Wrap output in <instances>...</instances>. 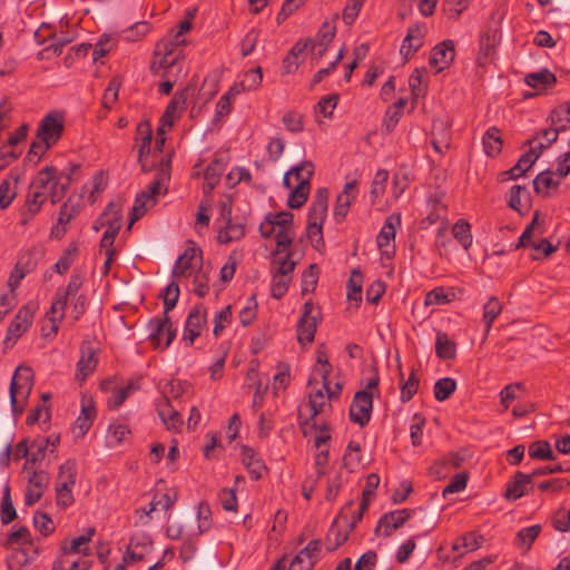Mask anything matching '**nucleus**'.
<instances>
[{
  "mask_svg": "<svg viewBox=\"0 0 570 570\" xmlns=\"http://www.w3.org/2000/svg\"><path fill=\"white\" fill-rule=\"evenodd\" d=\"M170 323L168 314H164L163 317H154L148 323L150 330L148 338L155 344L156 347L160 345V336L165 333V327Z\"/></svg>",
  "mask_w": 570,
  "mask_h": 570,
  "instance_id": "51",
  "label": "nucleus"
},
{
  "mask_svg": "<svg viewBox=\"0 0 570 570\" xmlns=\"http://www.w3.org/2000/svg\"><path fill=\"white\" fill-rule=\"evenodd\" d=\"M195 92L194 86H186L184 89L177 91L169 104L167 105L165 112L163 115V121L171 127L174 124V119L177 117V112H181L186 104Z\"/></svg>",
  "mask_w": 570,
  "mask_h": 570,
  "instance_id": "18",
  "label": "nucleus"
},
{
  "mask_svg": "<svg viewBox=\"0 0 570 570\" xmlns=\"http://www.w3.org/2000/svg\"><path fill=\"white\" fill-rule=\"evenodd\" d=\"M552 175V170H544L537 175V177L533 179V189L537 194L547 196L550 188L554 189L560 185V180H554Z\"/></svg>",
  "mask_w": 570,
  "mask_h": 570,
  "instance_id": "49",
  "label": "nucleus"
},
{
  "mask_svg": "<svg viewBox=\"0 0 570 570\" xmlns=\"http://www.w3.org/2000/svg\"><path fill=\"white\" fill-rule=\"evenodd\" d=\"M356 197V181H350L344 186L343 191L337 196L334 217L336 222L341 223L347 215L352 202Z\"/></svg>",
  "mask_w": 570,
  "mask_h": 570,
  "instance_id": "26",
  "label": "nucleus"
},
{
  "mask_svg": "<svg viewBox=\"0 0 570 570\" xmlns=\"http://www.w3.org/2000/svg\"><path fill=\"white\" fill-rule=\"evenodd\" d=\"M136 146L138 147V163L144 173H149L156 168L145 158L151 151L153 131L149 121H140L136 129Z\"/></svg>",
  "mask_w": 570,
  "mask_h": 570,
  "instance_id": "11",
  "label": "nucleus"
},
{
  "mask_svg": "<svg viewBox=\"0 0 570 570\" xmlns=\"http://www.w3.org/2000/svg\"><path fill=\"white\" fill-rule=\"evenodd\" d=\"M96 414V407L92 404L82 405L81 412L75 422V430L78 436H83L89 431Z\"/></svg>",
  "mask_w": 570,
  "mask_h": 570,
  "instance_id": "42",
  "label": "nucleus"
},
{
  "mask_svg": "<svg viewBox=\"0 0 570 570\" xmlns=\"http://www.w3.org/2000/svg\"><path fill=\"white\" fill-rule=\"evenodd\" d=\"M560 132H563L558 126L550 124V127L539 130L534 137L527 140V145H532L537 142L539 139H543L546 146L550 147L554 141H557Z\"/></svg>",
  "mask_w": 570,
  "mask_h": 570,
  "instance_id": "61",
  "label": "nucleus"
},
{
  "mask_svg": "<svg viewBox=\"0 0 570 570\" xmlns=\"http://www.w3.org/2000/svg\"><path fill=\"white\" fill-rule=\"evenodd\" d=\"M397 362H400V357H397ZM400 368V380H401V395L400 400L403 403L409 402L417 392L420 379L416 375L415 370H412L410 376L406 381H403V372L401 371V363H399Z\"/></svg>",
  "mask_w": 570,
  "mask_h": 570,
  "instance_id": "37",
  "label": "nucleus"
},
{
  "mask_svg": "<svg viewBox=\"0 0 570 570\" xmlns=\"http://www.w3.org/2000/svg\"><path fill=\"white\" fill-rule=\"evenodd\" d=\"M32 546V537L27 527H20L18 530L8 534L4 547L14 549L18 546Z\"/></svg>",
  "mask_w": 570,
  "mask_h": 570,
  "instance_id": "50",
  "label": "nucleus"
},
{
  "mask_svg": "<svg viewBox=\"0 0 570 570\" xmlns=\"http://www.w3.org/2000/svg\"><path fill=\"white\" fill-rule=\"evenodd\" d=\"M307 406L309 409V415L307 417L304 419L301 411L298 413V423L301 426L307 425L311 421H314L317 415L332 409L331 401L325 400V395L321 389L308 394Z\"/></svg>",
  "mask_w": 570,
  "mask_h": 570,
  "instance_id": "21",
  "label": "nucleus"
},
{
  "mask_svg": "<svg viewBox=\"0 0 570 570\" xmlns=\"http://www.w3.org/2000/svg\"><path fill=\"white\" fill-rule=\"evenodd\" d=\"M179 293L178 283L176 281H171L160 294V297L164 301V314H168L171 309L175 308L178 302Z\"/></svg>",
  "mask_w": 570,
  "mask_h": 570,
  "instance_id": "56",
  "label": "nucleus"
},
{
  "mask_svg": "<svg viewBox=\"0 0 570 570\" xmlns=\"http://www.w3.org/2000/svg\"><path fill=\"white\" fill-rule=\"evenodd\" d=\"M262 79L263 71L261 67L249 69L243 75L242 80L229 89V92L238 95L242 91L256 90L261 86Z\"/></svg>",
  "mask_w": 570,
  "mask_h": 570,
  "instance_id": "29",
  "label": "nucleus"
},
{
  "mask_svg": "<svg viewBox=\"0 0 570 570\" xmlns=\"http://www.w3.org/2000/svg\"><path fill=\"white\" fill-rule=\"evenodd\" d=\"M501 312V302L494 296L490 297V299L483 306V322L485 325V335H488L494 320L500 315Z\"/></svg>",
  "mask_w": 570,
  "mask_h": 570,
  "instance_id": "48",
  "label": "nucleus"
},
{
  "mask_svg": "<svg viewBox=\"0 0 570 570\" xmlns=\"http://www.w3.org/2000/svg\"><path fill=\"white\" fill-rule=\"evenodd\" d=\"M291 281L292 276H283L281 274L273 273L271 287L272 297L281 299L287 293Z\"/></svg>",
  "mask_w": 570,
  "mask_h": 570,
  "instance_id": "60",
  "label": "nucleus"
},
{
  "mask_svg": "<svg viewBox=\"0 0 570 570\" xmlns=\"http://www.w3.org/2000/svg\"><path fill=\"white\" fill-rule=\"evenodd\" d=\"M171 177V154L164 156L158 166L155 179L150 183L147 190H141L135 198L131 208L129 226L130 228L138 219H140L148 208L157 203V196L165 195L168 191V183Z\"/></svg>",
  "mask_w": 570,
  "mask_h": 570,
  "instance_id": "1",
  "label": "nucleus"
},
{
  "mask_svg": "<svg viewBox=\"0 0 570 570\" xmlns=\"http://www.w3.org/2000/svg\"><path fill=\"white\" fill-rule=\"evenodd\" d=\"M39 259L40 252L36 249H28L20 254L16 265H18L19 268L29 274L30 272L36 269Z\"/></svg>",
  "mask_w": 570,
  "mask_h": 570,
  "instance_id": "59",
  "label": "nucleus"
},
{
  "mask_svg": "<svg viewBox=\"0 0 570 570\" xmlns=\"http://www.w3.org/2000/svg\"><path fill=\"white\" fill-rule=\"evenodd\" d=\"M328 208V189L320 187L316 189L314 198L307 213V222L324 224Z\"/></svg>",
  "mask_w": 570,
  "mask_h": 570,
  "instance_id": "20",
  "label": "nucleus"
},
{
  "mask_svg": "<svg viewBox=\"0 0 570 570\" xmlns=\"http://www.w3.org/2000/svg\"><path fill=\"white\" fill-rule=\"evenodd\" d=\"M363 274L354 268L347 281V299L358 304L362 301Z\"/></svg>",
  "mask_w": 570,
  "mask_h": 570,
  "instance_id": "44",
  "label": "nucleus"
},
{
  "mask_svg": "<svg viewBox=\"0 0 570 570\" xmlns=\"http://www.w3.org/2000/svg\"><path fill=\"white\" fill-rule=\"evenodd\" d=\"M81 206V196L70 195L60 208L58 225L65 226L70 223L80 213Z\"/></svg>",
  "mask_w": 570,
  "mask_h": 570,
  "instance_id": "34",
  "label": "nucleus"
},
{
  "mask_svg": "<svg viewBox=\"0 0 570 570\" xmlns=\"http://www.w3.org/2000/svg\"><path fill=\"white\" fill-rule=\"evenodd\" d=\"M524 81L531 88L544 90L552 87L557 82V77L549 69L543 68L537 72L528 73Z\"/></svg>",
  "mask_w": 570,
  "mask_h": 570,
  "instance_id": "32",
  "label": "nucleus"
},
{
  "mask_svg": "<svg viewBox=\"0 0 570 570\" xmlns=\"http://www.w3.org/2000/svg\"><path fill=\"white\" fill-rule=\"evenodd\" d=\"M98 364L96 351L89 344L81 345L80 358L77 363L76 379L78 381H85L90 374L94 373Z\"/></svg>",
  "mask_w": 570,
  "mask_h": 570,
  "instance_id": "24",
  "label": "nucleus"
},
{
  "mask_svg": "<svg viewBox=\"0 0 570 570\" xmlns=\"http://www.w3.org/2000/svg\"><path fill=\"white\" fill-rule=\"evenodd\" d=\"M501 131L497 127H490L483 136V148L488 156L495 157L502 149Z\"/></svg>",
  "mask_w": 570,
  "mask_h": 570,
  "instance_id": "38",
  "label": "nucleus"
},
{
  "mask_svg": "<svg viewBox=\"0 0 570 570\" xmlns=\"http://www.w3.org/2000/svg\"><path fill=\"white\" fill-rule=\"evenodd\" d=\"M242 461L253 480H259L266 469L263 460L256 454L253 448L242 446Z\"/></svg>",
  "mask_w": 570,
  "mask_h": 570,
  "instance_id": "28",
  "label": "nucleus"
},
{
  "mask_svg": "<svg viewBox=\"0 0 570 570\" xmlns=\"http://www.w3.org/2000/svg\"><path fill=\"white\" fill-rule=\"evenodd\" d=\"M77 480L76 460L69 459L62 463L57 473L56 487L73 488Z\"/></svg>",
  "mask_w": 570,
  "mask_h": 570,
  "instance_id": "35",
  "label": "nucleus"
},
{
  "mask_svg": "<svg viewBox=\"0 0 570 570\" xmlns=\"http://www.w3.org/2000/svg\"><path fill=\"white\" fill-rule=\"evenodd\" d=\"M206 308L199 304L196 305L188 314L185 323L184 340L193 345L194 341L200 335L202 328L206 325Z\"/></svg>",
  "mask_w": 570,
  "mask_h": 570,
  "instance_id": "16",
  "label": "nucleus"
},
{
  "mask_svg": "<svg viewBox=\"0 0 570 570\" xmlns=\"http://www.w3.org/2000/svg\"><path fill=\"white\" fill-rule=\"evenodd\" d=\"M71 556L63 554L55 560L51 570H89L91 562L86 560H71Z\"/></svg>",
  "mask_w": 570,
  "mask_h": 570,
  "instance_id": "46",
  "label": "nucleus"
},
{
  "mask_svg": "<svg viewBox=\"0 0 570 570\" xmlns=\"http://www.w3.org/2000/svg\"><path fill=\"white\" fill-rule=\"evenodd\" d=\"M33 311L28 306L21 307L10 323L3 340L6 347H12L17 340L29 328L32 323Z\"/></svg>",
  "mask_w": 570,
  "mask_h": 570,
  "instance_id": "13",
  "label": "nucleus"
},
{
  "mask_svg": "<svg viewBox=\"0 0 570 570\" xmlns=\"http://www.w3.org/2000/svg\"><path fill=\"white\" fill-rule=\"evenodd\" d=\"M63 132V120L53 114L46 115L37 128V139L45 141L42 150H49L61 138Z\"/></svg>",
  "mask_w": 570,
  "mask_h": 570,
  "instance_id": "9",
  "label": "nucleus"
},
{
  "mask_svg": "<svg viewBox=\"0 0 570 570\" xmlns=\"http://www.w3.org/2000/svg\"><path fill=\"white\" fill-rule=\"evenodd\" d=\"M552 125L566 131L570 128V101L557 106L549 117Z\"/></svg>",
  "mask_w": 570,
  "mask_h": 570,
  "instance_id": "45",
  "label": "nucleus"
},
{
  "mask_svg": "<svg viewBox=\"0 0 570 570\" xmlns=\"http://www.w3.org/2000/svg\"><path fill=\"white\" fill-rule=\"evenodd\" d=\"M426 33L428 27L423 22L415 23L407 29L400 48L404 61H407L423 46Z\"/></svg>",
  "mask_w": 570,
  "mask_h": 570,
  "instance_id": "14",
  "label": "nucleus"
},
{
  "mask_svg": "<svg viewBox=\"0 0 570 570\" xmlns=\"http://www.w3.org/2000/svg\"><path fill=\"white\" fill-rule=\"evenodd\" d=\"M532 481L530 473L515 472L511 481L507 484L504 498L510 501L520 499L531 489Z\"/></svg>",
  "mask_w": 570,
  "mask_h": 570,
  "instance_id": "23",
  "label": "nucleus"
},
{
  "mask_svg": "<svg viewBox=\"0 0 570 570\" xmlns=\"http://www.w3.org/2000/svg\"><path fill=\"white\" fill-rule=\"evenodd\" d=\"M245 236V227L243 224L233 223L232 218L228 217L226 225L218 233V242L222 244H228L235 240H239Z\"/></svg>",
  "mask_w": 570,
  "mask_h": 570,
  "instance_id": "39",
  "label": "nucleus"
},
{
  "mask_svg": "<svg viewBox=\"0 0 570 570\" xmlns=\"http://www.w3.org/2000/svg\"><path fill=\"white\" fill-rule=\"evenodd\" d=\"M482 543L483 537L481 534H478L476 532H469L454 542L452 549L458 551L460 547H463L469 551H474L479 549Z\"/></svg>",
  "mask_w": 570,
  "mask_h": 570,
  "instance_id": "63",
  "label": "nucleus"
},
{
  "mask_svg": "<svg viewBox=\"0 0 570 570\" xmlns=\"http://www.w3.org/2000/svg\"><path fill=\"white\" fill-rule=\"evenodd\" d=\"M83 284V276L81 273L73 272L69 278L66 288H58L51 306L46 316L51 323V333L57 334L59 325L65 318L66 307L70 298L77 297L78 292Z\"/></svg>",
  "mask_w": 570,
  "mask_h": 570,
  "instance_id": "5",
  "label": "nucleus"
},
{
  "mask_svg": "<svg viewBox=\"0 0 570 570\" xmlns=\"http://www.w3.org/2000/svg\"><path fill=\"white\" fill-rule=\"evenodd\" d=\"M157 413L168 430L178 431L183 426V417L179 411L173 406L168 396H163L157 402Z\"/></svg>",
  "mask_w": 570,
  "mask_h": 570,
  "instance_id": "22",
  "label": "nucleus"
},
{
  "mask_svg": "<svg viewBox=\"0 0 570 570\" xmlns=\"http://www.w3.org/2000/svg\"><path fill=\"white\" fill-rule=\"evenodd\" d=\"M452 234L465 250L472 246L471 225L465 219H459L453 225Z\"/></svg>",
  "mask_w": 570,
  "mask_h": 570,
  "instance_id": "47",
  "label": "nucleus"
},
{
  "mask_svg": "<svg viewBox=\"0 0 570 570\" xmlns=\"http://www.w3.org/2000/svg\"><path fill=\"white\" fill-rule=\"evenodd\" d=\"M150 31V24L147 21L135 22L122 31L124 38L128 41H137L144 38Z\"/></svg>",
  "mask_w": 570,
  "mask_h": 570,
  "instance_id": "64",
  "label": "nucleus"
},
{
  "mask_svg": "<svg viewBox=\"0 0 570 570\" xmlns=\"http://www.w3.org/2000/svg\"><path fill=\"white\" fill-rule=\"evenodd\" d=\"M183 49L174 45L169 40H160L156 45L154 59L150 63V71L153 75L160 77H171L174 69L177 73L183 72Z\"/></svg>",
  "mask_w": 570,
  "mask_h": 570,
  "instance_id": "4",
  "label": "nucleus"
},
{
  "mask_svg": "<svg viewBox=\"0 0 570 570\" xmlns=\"http://www.w3.org/2000/svg\"><path fill=\"white\" fill-rule=\"evenodd\" d=\"M321 312L313 302L307 301L303 305V313L297 322V341L305 346L314 341Z\"/></svg>",
  "mask_w": 570,
  "mask_h": 570,
  "instance_id": "7",
  "label": "nucleus"
},
{
  "mask_svg": "<svg viewBox=\"0 0 570 570\" xmlns=\"http://www.w3.org/2000/svg\"><path fill=\"white\" fill-rule=\"evenodd\" d=\"M28 473V485L24 491V504L32 507L38 502L50 484V474L45 470H38L37 468L29 469Z\"/></svg>",
  "mask_w": 570,
  "mask_h": 570,
  "instance_id": "8",
  "label": "nucleus"
},
{
  "mask_svg": "<svg viewBox=\"0 0 570 570\" xmlns=\"http://www.w3.org/2000/svg\"><path fill=\"white\" fill-rule=\"evenodd\" d=\"M17 518V511L12 504L10 497V487L6 485L3 490V495L1 499V511L0 519L2 524H9Z\"/></svg>",
  "mask_w": 570,
  "mask_h": 570,
  "instance_id": "55",
  "label": "nucleus"
},
{
  "mask_svg": "<svg viewBox=\"0 0 570 570\" xmlns=\"http://www.w3.org/2000/svg\"><path fill=\"white\" fill-rule=\"evenodd\" d=\"M314 164L311 160H304L299 165L292 167L288 171L291 176L295 177L297 184L305 180L311 184L314 176Z\"/></svg>",
  "mask_w": 570,
  "mask_h": 570,
  "instance_id": "57",
  "label": "nucleus"
},
{
  "mask_svg": "<svg viewBox=\"0 0 570 570\" xmlns=\"http://www.w3.org/2000/svg\"><path fill=\"white\" fill-rule=\"evenodd\" d=\"M454 42L452 40H444L432 49L429 62L439 72L448 68L454 60Z\"/></svg>",
  "mask_w": 570,
  "mask_h": 570,
  "instance_id": "19",
  "label": "nucleus"
},
{
  "mask_svg": "<svg viewBox=\"0 0 570 570\" xmlns=\"http://www.w3.org/2000/svg\"><path fill=\"white\" fill-rule=\"evenodd\" d=\"M121 206L122 205L120 200L108 203L105 210L98 218L99 225L109 227L110 225L116 224L117 229H120L122 220Z\"/></svg>",
  "mask_w": 570,
  "mask_h": 570,
  "instance_id": "36",
  "label": "nucleus"
},
{
  "mask_svg": "<svg viewBox=\"0 0 570 570\" xmlns=\"http://www.w3.org/2000/svg\"><path fill=\"white\" fill-rule=\"evenodd\" d=\"M346 515L344 514V511L342 510L336 519H334L327 534L325 538V547L328 552H333L337 550L347 539L350 532L346 530L345 532H342L337 528V521L338 519H345Z\"/></svg>",
  "mask_w": 570,
  "mask_h": 570,
  "instance_id": "31",
  "label": "nucleus"
},
{
  "mask_svg": "<svg viewBox=\"0 0 570 570\" xmlns=\"http://www.w3.org/2000/svg\"><path fill=\"white\" fill-rule=\"evenodd\" d=\"M320 268L317 264H311L302 275V293L313 292L317 285Z\"/></svg>",
  "mask_w": 570,
  "mask_h": 570,
  "instance_id": "62",
  "label": "nucleus"
},
{
  "mask_svg": "<svg viewBox=\"0 0 570 570\" xmlns=\"http://www.w3.org/2000/svg\"><path fill=\"white\" fill-rule=\"evenodd\" d=\"M435 353L442 360H453L456 356V344L446 333L439 332L435 340Z\"/></svg>",
  "mask_w": 570,
  "mask_h": 570,
  "instance_id": "41",
  "label": "nucleus"
},
{
  "mask_svg": "<svg viewBox=\"0 0 570 570\" xmlns=\"http://www.w3.org/2000/svg\"><path fill=\"white\" fill-rule=\"evenodd\" d=\"M198 255L199 262L203 259V253L200 248H196L195 246L187 247L184 253L177 258L176 264L173 269V277L187 278L191 275L193 262Z\"/></svg>",
  "mask_w": 570,
  "mask_h": 570,
  "instance_id": "25",
  "label": "nucleus"
},
{
  "mask_svg": "<svg viewBox=\"0 0 570 570\" xmlns=\"http://www.w3.org/2000/svg\"><path fill=\"white\" fill-rule=\"evenodd\" d=\"M50 173H53V169H41L31 180L24 204L19 210L20 224L22 226H27L35 218L48 199L45 190L49 185L50 177L48 175Z\"/></svg>",
  "mask_w": 570,
  "mask_h": 570,
  "instance_id": "3",
  "label": "nucleus"
},
{
  "mask_svg": "<svg viewBox=\"0 0 570 570\" xmlns=\"http://www.w3.org/2000/svg\"><path fill=\"white\" fill-rule=\"evenodd\" d=\"M538 155H534L532 151H527L519 158L518 163L504 171L503 175H507L509 179H517L523 176L537 161Z\"/></svg>",
  "mask_w": 570,
  "mask_h": 570,
  "instance_id": "40",
  "label": "nucleus"
},
{
  "mask_svg": "<svg viewBox=\"0 0 570 570\" xmlns=\"http://www.w3.org/2000/svg\"><path fill=\"white\" fill-rule=\"evenodd\" d=\"M456 390V382L452 377H443L435 382L433 387L434 397L443 402L448 400Z\"/></svg>",
  "mask_w": 570,
  "mask_h": 570,
  "instance_id": "53",
  "label": "nucleus"
},
{
  "mask_svg": "<svg viewBox=\"0 0 570 570\" xmlns=\"http://www.w3.org/2000/svg\"><path fill=\"white\" fill-rule=\"evenodd\" d=\"M411 509L395 510L384 513L377 522L374 530L376 535H383L385 538L391 537L393 532L400 529L412 515Z\"/></svg>",
  "mask_w": 570,
  "mask_h": 570,
  "instance_id": "12",
  "label": "nucleus"
},
{
  "mask_svg": "<svg viewBox=\"0 0 570 570\" xmlns=\"http://www.w3.org/2000/svg\"><path fill=\"white\" fill-rule=\"evenodd\" d=\"M529 456L534 460H556L551 445L546 440L532 442L529 445Z\"/></svg>",
  "mask_w": 570,
  "mask_h": 570,
  "instance_id": "52",
  "label": "nucleus"
},
{
  "mask_svg": "<svg viewBox=\"0 0 570 570\" xmlns=\"http://www.w3.org/2000/svg\"><path fill=\"white\" fill-rule=\"evenodd\" d=\"M401 218L399 215H391L384 222L382 229L380 230L376 243L383 254L389 255V250L384 249L390 246V242L395 237L396 225H400Z\"/></svg>",
  "mask_w": 570,
  "mask_h": 570,
  "instance_id": "30",
  "label": "nucleus"
},
{
  "mask_svg": "<svg viewBox=\"0 0 570 570\" xmlns=\"http://www.w3.org/2000/svg\"><path fill=\"white\" fill-rule=\"evenodd\" d=\"M373 409V394L362 390L355 393L350 406V419L360 426H365L371 419Z\"/></svg>",
  "mask_w": 570,
  "mask_h": 570,
  "instance_id": "10",
  "label": "nucleus"
},
{
  "mask_svg": "<svg viewBox=\"0 0 570 570\" xmlns=\"http://www.w3.org/2000/svg\"><path fill=\"white\" fill-rule=\"evenodd\" d=\"M294 215L291 212L268 213L259 225V234L263 238L274 237L276 250L273 257L281 252L289 250L294 240Z\"/></svg>",
  "mask_w": 570,
  "mask_h": 570,
  "instance_id": "2",
  "label": "nucleus"
},
{
  "mask_svg": "<svg viewBox=\"0 0 570 570\" xmlns=\"http://www.w3.org/2000/svg\"><path fill=\"white\" fill-rule=\"evenodd\" d=\"M95 534V528H88L86 534H82L78 538H73L69 542L63 541L61 543L60 550L63 554H76L81 553L83 556L89 554L88 543L91 541V538Z\"/></svg>",
  "mask_w": 570,
  "mask_h": 570,
  "instance_id": "27",
  "label": "nucleus"
},
{
  "mask_svg": "<svg viewBox=\"0 0 570 570\" xmlns=\"http://www.w3.org/2000/svg\"><path fill=\"white\" fill-rule=\"evenodd\" d=\"M322 550L321 540H311L291 561L298 570H312L318 561Z\"/></svg>",
  "mask_w": 570,
  "mask_h": 570,
  "instance_id": "17",
  "label": "nucleus"
},
{
  "mask_svg": "<svg viewBox=\"0 0 570 570\" xmlns=\"http://www.w3.org/2000/svg\"><path fill=\"white\" fill-rule=\"evenodd\" d=\"M32 386L33 372L31 367L19 365L10 383V403L14 415H20L23 412Z\"/></svg>",
  "mask_w": 570,
  "mask_h": 570,
  "instance_id": "6",
  "label": "nucleus"
},
{
  "mask_svg": "<svg viewBox=\"0 0 570 570\" xmlns=\"http://www.w3.org/2000/svg\"><path fill=\"white\" fill-rule=\"evenodd\" d=\"M77 253L78 246L76 243H70L63 250L62 255L59 257L58 262L55 264V271L60 275L66 274L71 267Z\"/></svg>",
  "mask_w": 570,
  "mask_h": 570,
  "instance_id": "54",
  "label": "nucleus"
},
{
  "mask_svg": "<svg viewBox=\"0 0 570 570\" xmlns=\"http://www.w3.org/2000/svg\"><path fill=\"white\" fill-rule=\"evenodd\" d=\"M311 191V184L306 180L297 184L289 193L287 206L292 209L301 208L307 200Z\"/></svg>",
  "mask_w": 570,
  "mask_h": 570,
  "instance_id": "43",
  "label": "nucleus"
},
{
  "mask_svg": "<svg viewBox=\"0 0 570 570\" xmlns=\"http://www.w3.org/2000/svg\"><path fill=\"white\" fill-rule=\"evenodd\" d=\"M43 169H53V173L48 175L50 179L47 196L51 204H57L65 197L71 185V174L59 173L55 166H46Z\"/></svg>",
  "mask_w": 570,
  "mask_h": 570,
  "instance_id": "15",
  "label": "nucleus"
},
{
  "mask_svg": "<svg viewBox=\"0 0 570 570\" xmlns=\"http://www.w3.org/2000/svg\"><path fill=\"white\" fill-rule=\"evenodd\" d=\"M530 194L525 186L514 185L510 189L509 206L523 215L529 209Z\"/></svg>",
  "mask_w": 570,
  "mask_h": 570,
  "instance_id": "33",
  "label": "nucleus"
},
{
  "mask_svg": "<svg viewBox=\"0 0 570 570\" xmlns=\"http://www.w3.org/2000/svg\"><path fill=\"white\" fill-rule=\"evenodd\" d=\"M30 449H32L33 451L24 462L23 471H29V469L36 468V464L45 459L46 451L48 448L45 446L39 439H35L30 443Z\"/></svg>",
  "mask_w": 570,
  "mask_h": 570,
  "instance_id": "58",
  "label": "nucleus"
}]
</instances>
